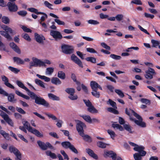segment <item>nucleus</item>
<instances>
[{"mask_svg":"<svg viewBox=\"0 0 160 160\" xmlns=\"http://www.w3.org/2000/svg\"><path fill=\"white\" fill-rule=\"evenodd\" d=\"M86 151L87 153L91 157L95 159H98V156L95 154L93 151L90 148H86Z\"/></svg>","mask_w":160,"mask_h":160,"instance_id":"5701e85b","label":"nucleus"},{"mask_svg":"<svg viewBox=\"0 0 160 160\" xmlns=\"http://www.w3.org/2000/svg\"><path fill=\"white\" fill-rule=\"evenodd\" d=\"M51 82L55 85H60L62 83L61 81L58 78L53 77L51 80Z\"/></svg>","mask_w":160,"mask_h":160,"instance_id":"393cba45","label":"nucleus"},{"mask_svg":"<svg viewBox=\"0 0 160 160\" xmlns=\"http://www.w3.org/2000/svg\"><path fill=\"white\" fill-rule=\"evenodd\" d=\"M107 104H110L113 108H116V104L113 101H112L111 99H109L108 101L107 102Z\"/></svg>","mask_w":160,"mask_h":160,"instance_id":"864d4df0","label":"nucleus"},{"mask_svg":"<svg viewBox=\"0 0 160 160\" xmlns=\"http://www.w3.org/2000/svg\"><path fill=\"white\" fill-rule=\"evenodd\" d=\"M39 13H39L38 14H42L43 15L41 17L40 21H39V22H42L44 21L45 19L47 18L48 16L46 13L44 12H40Z\"/></svg>","mask_w":160,"mask_h":160,"instance_id":"58836bf2","label":"nucleus"},{"mask_svg":"<svg viewBox=\"0 0 160 160\" xmlns=\"http://www.w3.org/2000/svg\"><path fill=\"white\" fill-rule=\"evenodd\" d=\"M140 101L142 103H145L146 104L150 105L151 103L150 101L146 98H142L140 99Z\"/></svg>","mask_w":160,"mask_h":160,"instance_id":"5fc2aeb1","label":"nucleus"},{"mask_svg":"<svg viewBox=\"0 0 160 160\" xmlns=\"http://www.w3.org/2000/svg\"><path fill=\"white\" fill-rule=\"evenodd\" d=\"M21 28L25 32H32V30L30 29L27 28L25 26H22Z\"/></svg>","mask_w":160,"mask_h":160,"instance_id":"774afa93","label":"nucleus"},{"mask_svg":"<svg viewBox=\"0 0 160 160\" xmlns=\"http://www.w3.org/2000/svg\"><path fill=\"white\" fill-rule=\"evenodd\" d=\"M88 110L89 112L92 113H97L98 112V110L92 105L88 108Z\"/></svg>","mask_w":160,"mask_h":160,"instance_id":"e433bc0d","label":"nucleus"},{"mask_svg":"<svg viewBox=\"0 0 160 160\" xmlns=\"http://www.w3.org/2000/svg\"><path fill=\"white\" fill-rule=\"evenodd\" d=\"M50 34L56 41L61 39L62 38V36L60 32L57 31L51 30Z\"/></svg>","mask_w":160,"mask_h":160,"instance_id":"ddd939ff","label":"nucleus"},{"mask_svg":"<svg viewBox=\"0 0 160 160\" xmlns=\"http://www.w3.org/2000/svg\"><path fill=\"white\" fill-rule=\"evenodd\" d=\"M16 109L17 111L21 114H24L26 113V112L22 108L16 107Z\"/></svg>","mask_w":160,"mask_h":160,"instance_id":"338daca9","label":"nucleus"},{"mask_svg":"<svg viewBox=\"0 0 160 160\" xmlns=\"http://www.w3.org/2000/svg\"><path fill=\"white\" fill-rule=\"evenodd\" d=\"M68 98L71 100H77L78 98V97L77 95L73 94L70 95L68 96Z\"/></svg>","mask_w":160,"mask_h":160,"instance_id":"bf43d9fd","label":"nucleus"},{"mask_svg":"<svg viewBox=\"0 0 160 160\" xmlns=\"http://www.w3.org/2000/svg\"><path fill=\"white\" fill-rule=\"evenodd\" d=\"M123 127L125 129L128 131L130 133H133L134 131H132V127L129 124H124Z\"/></svg>","mask_w":160,"mask_h":160,"instance_id":"c9c22d12","label":"nucleus"},{"mask_svg":"<svg viewBox=\"0 0 160 160\" xmlns=\"http://www.w3.org/2000/svg\"><path fill=\"white\" fill-rule=\"evenodd\" d=\"M92 95L97 98H99L100 97V93L97 92V90L92 91L91 92Z\"/></svg>","mask_w":160,"mask_h":160,"instance_id":"680f3d73","label":"nucleus"},{"mask_svg":"<svg viewBox=\"0 0 160 160\" xmlns=\"http://www.w3.org/2000/svg\"><path fill=\"white\" fill-rule=\"evenodd\" d=\"M39 23L42 25V27L43 28V31L45 32H47L48 31V28L47 25L46 23L44 22H39Z\"/></svg>","mask_w":160,"mask_h":160,"instance_id":"4d7b16f0","label":"nucleus"},{"mask_svg":"<svg viewBox=\"0 0 160 160\" xmlns=\"http://www.w3.org/2000/svg\"><path fill=\"white\" fill-rule=\"evenodd\" d=\"M50 16H51L56 18L54 19L55 22H56L59 25H64L65 23L64 22L60 21V20L58 19V17L55 15V14L50 13L49 14Z\"/></svg>","mask_w":160,"mask_h":160,"instance_id":"4be33fe9","label":"nucleus"},{"mask_svg":"<svg viewBox=\"0 0 160 160\" xmlns=\"http://www.w3.org/2000/svg\"><path fill=\"white\" fill-rule=\"evenodd\" d=\"M54 68L52 67L48 68L46 70V74L47 75H51L54 72Z\"/></svg>","mask_w":160,"mask_h":160,"instance_id":"79ce46f5","label":"nucleus"},{"mask_svg":"<svg viewBox=\"0 0 160 160\" xmlns=\"http://www.w3.org/2000/svg\"><path fill=\"white\" fill-rule=\"evenodd\" d=\"M115 92L121 98L123 97L124 96L123 93L120 89H116L115 90Z\"/></svg>","mask_w":160,"mask_h":160,"instance_id":"49530a36","label":"nucleus"},{"mask_svg":"<svg viewBox=\"0 0 160 160\" xmlns=\"http://www.w3.org/2000/svg\"><path fill=\"white\" fill-rule=\"evenodd\" d=\"M72 152L75 154H78V152L77 149L75 148L74 146L72 144L71 145L69 148Z\"/></svg>","mask_w":160,"mask_h":160,"instance_id":"69168bd1","label":"nucleus"},{"mask_svg":"<svg viewBox=\"0 0 160 160\" xmlns=\"http://www.w3.org/2000/svg\"><path fill=\"white\" fill-rule=\"evenodd\" d=\"M8 69L12 72L15 73H17L20 71V70L17 68H14L11 66H9L8 67Z\"/></svg>","mask_w":160,"mask_h":160,"instance_id":"8fccbe9b","label":"nucleus"},{"mask_svg":"<svg viewBox=\"0 0 160 160\" xmlns=\"http://www.w3.org/2000/svg\"><path fill=\"white\" fill-rule=\"evenodd\" d=\"M107 132L108 134L110 136L111 138L112 139H114V138L116 136L115 132L111 130H108Z\"/></svg>","mask_w":160,"mask_h":160,"instance_id":"603ef678","label":"nucleus"},{"mask_svg":"<svg viewBox=\"0 0 160 160\" xmlns=\"http://www.w3.org/2000/svg\"><path fill=\"white\" fill-rule=\"evenodd\" d=\"M110 56L111 58L115 60H119L121 58L120 56L116 55L114 54H111L110 55Z\"/></svg>","mask_w":160,"mask_h":160,"instance_id":"13d9d810","label":"nucleus"},{"mask_svg":"<svg viewBox=\"0 0 160 160\" xmlns=\"http://www.w3.org/2000/svg\"><path fill=\"white\" fill-rule=\"evenodd\" d=\"M0 115L7 123L12 127L13 126V123L12 120L10 119L8 116L3 112L2 111Z\"/></svg>","mask_w":160,"mask_h":160,"instance_id":"4468645a","label":"nucleus"},{"mask_svg":"<svg viewBox=\"0 0 160 160\" xmlns=\"http://www.w3.org/2000/svg\"><path fill=\"white\" fill-rule=\"evenodd\" d=\"M2 81L4 82V84L8 87L12 89H14L15 87L12 84L9 82V80L8 78L4 75L1 76Z\"/></svg>","mask_w":160,"mask_h":160,"instance_id":"f3484780","label":"nucleus"},{"mask_svg":"<svg viewBox=\"0 0 160 160\" xmlns=\"http://www.w3.org/2000/svg\"><path fill=\"white\" fill-rule=\"evenodd\" d=\"M14 62H16L18 64H23L24 61L19 58L14 57L13 58Z\"/></svg>","mask_w":160,"mask_h":160,"instance_id":"c85d7f7f","label":"nucleus"},{"mask_svg":"<svg viewBox=\"0 0 160 160\" xmlns=\"http://www.w3.org/2000/svg\"><path fill=\"white\" fill-rule=\"evenodd\" d=\"M80 116L88 122L90 123H92V119L89 116L87 115H81Z\"/></svg>","mask_w":160,"mask_h":160,"instance_id":"72a5a7b5","label":"nucleus"},{"mask_svg":"<svg viewBox=\"0 0 160 160\" xmlns=\"http://www.w3.org/2000/svg\"><path fill=\"white\" fill-rule=\"evenodd\" d=\"M2 22L6 24L9 23L10 22V20L9 18L6 16H3L2 18Z\"/></svg>","mask_w":160,"mask_h":160,"instance_id":"09e8293b","label":"nucleus"},{"mask_svg":"<svg viewBox=\"0 0 160 160\" xmlns=\"http://www.w3.org/2000/svg\"><path fill=\"white\" fill-rule=\"evenodd\" d=\"M61 49L62 52L66 54H70L73 52V49L72 47L65 44L62 45Z\"/></svg>","mask_w":160,"mask_h":160,"instance_id":"6e6552de","label":"nucleus"},{"mask_svg":"<svg viewBox=\"0 0 160 160\" xmlns=\"http://www.w3.org/2000/svg\"><path fill=\"white\" fill-rule=\"evenodd\" d=\"M88 23L94 25H96L99 24L100 23L97 20L92 19H90L88 21Z\"/></svg>","mask_w":160,"mask_h":160,"instance_id":"a18cd8bd","label":"nucleus"},{"mask_svg":"<svg viewBox=\"0 0 160 160\" xmlns=\"http://www.w3.org/2000/svg\"><path fill=\"white\" fill-rule=\"evenodd\" d=\"M35 82L36 84L39 85L41 87L43 88H45L44 85L45 83L41 80L38 79H35Z\"/></svg>","mask_w":160,"mask_h":160,"instance_id":"2f4dec72","label":"nucleus"},{"mask_svg":"<svg viewBox=\"0 0 160 160\" xmlns=\"http://www.w3.org/2000/svg\"><path fill=\"white\" fill-rule=\"evenodd\" d=\"M151 42L152 43V47H156L158 46H159L160 44V42L153 39L151 40Z\"/></svg>","mask_w":160,"mask_h":160,"instance_id":"3c124183","label":"nucleus"},{"mask_svg":"<svg viewBox=\"0 0 160 160\" xmlns=\"http://www.w3.org/2000/svg\"><path fill=\"white\" fill-rule=\"evenodd\" d=\"M62 146L63 147L66 148H69L72 144L71 143L68 141H65L62 142L61 143Z\"/></svg>","mask_w":160,"mask_h":160,"instance_id":"f704fd0d","label":"nucleus"},{"mask_svg":"<svg viewBox=\"0 0 160 160\" xmlns=\"http://www.w3.org/2000/svg\"><path fill=\"white\" fill-rule=\"evenodd\" d=\"M24 127L27 130L30 132L33 128L30 126L29 123L27 121H24L22 122Z\"/></svg>","mask_w":160,"mask_h":160,"instance_id":"c756f323","label":"nucleus"},{"mask_svg":"<svg viewBox=\"0 0 160 160\" xmlns=\"http://www.w3.org/2000/svg\"><path fill=\"white\" fill-rule=\"evenodd\" d=\"M132 146L134 147L133 150L136 152H138V153H140L142 151H144L145 148L142 146H139L133 142H128Z\"/></svg>","mask_w":160,"mask_h":160,"instance_id":"f8f14e48","label":"nucleus"},{"mask_svg":"<svg viewBox=\"0 0 160 160\" xmlns=\"http://www.w3.org/2000/svg\"><path fill=\"white\" fill-rule=\"evenodd\" d=\"M30 132L35 134L38 137H42L43 136V134L42 133H40L38 130H37L34 128H33L32 129Z\"/></svg>","mask_w":160,"mask_h":160,"instance_id":"cd10ccee","label":"nucleus"},{"mask_svg":"<svg viewBox=\"0 0 160 160\" xmlns=\"http://www.w3.org/2000/svg\"><path fill=\"white\" fill-rule=\"evenodd\" d=\"M9 46L13 51L18 54L21 53V52L20 49L17 45L14 42H12L10 43Z\"/></svg>","mask_w":160,"mask_h":160,"instance_id":"412c9836","label":"nucleus"},{"mask_svg":"<svg viewBox=\"0 0 160 160\" xmlns=\"http://www.w3.org/2000/svg\"><path fill=\"white\" fill-rule=\"evenodd\" d=\"M145 73L144 75L145 78L149 79H152L153 75L156 74L154 69L151 68H149L148 70L145 71Z\"/></svg>","mask_w":160,"mask_h":160,"instance_id":"9b49d317","label":"nucleus"},{"mask_svg":"<svg viewBox=\"0 0 160 160\" xmlns=\"http://www.w3.org/2000/svg\"><path fill=\"white\" fill-rule=\"evenodd\" d=\"M98 146L101 148H106L107 145H109L101 141H98L97 143Z\"/></svg>","mask_w":160,"mask_h":160,"instance_id":"a19ab883","label":"nucleus"},{"mask_svg":"<svg viewBox=\"0 0 160 160\" xmlns=\"http://www.w3.org/2000/svg\"><path fill=\"white\" fill-rule=\"evenodd\" d=\"M28 10L30 12H34L37 14H38L39 13H39L40 12L38 11V10L34 8H28Z\"/></svg>","mask_w":160,"mask_h":160,"instance_id":"052dcab7","label":"nucleus"},{"mask_svg":"<svg viewBox=\"0 0 160 160\" xmlns=\"http://www.w3.org/2000/svg\"><path fill=\"white\" fill-rule=\"evenodd\" d=\"M45 153L47 156H50L53 159H55L57 158L56 155L54 153L50 151H47Z\"/></svg>","mask_w":160,"mask_h":160,"instance_id":"473e14b6","label":"nucleus"},{"mask_svg":"<svg viewBox=\"0 0 160 160\" xmlns=\"http://www.w3.org/2000/svg\"><path fill=\"white\" fill-rule=\"evenodd\" d=\"M7 6L10 12H16L18 9V6L15 2H8Z\"/></svg>","mask_w":160,"mask_h":160,"instance_id":"9d476101","label":"nucleus"},{"mask_svg":"<svg viewBox=\"0 0 160 160\" xmlns=\"http://www.w3.org/2000/svg\"><path fill=\"white\" fill-rule=\"evenodd\" d=\"M58 77L62 79H64L66 77L65 73L62 71H59L58 72Z\"/></svg>","mask_w":160,"mask_h":160,"instance_id":"ea45409f","label":"nucleus"},{"mask_svg":"<svg viewBox=\"0 0 160 160\" xmlns=\"http://www.w3.org/2000/svg\"><path fill=\"white\" fill-rule=\"evenodd\" d=\"M65 91L69 95L74 94L75 90L72 88H68L65 89Z\"/></svg>","mask_w":160,"mask_h":160,"instance_id":"37998d69","label":"nucleus"},{"mask_svg":"<svg viewBox=\"0 0 160 160\" xmlns=\"http://www.w3.org/2000/svg\"><path fill=\"white\" fill-rule=\"evenodd\" d=\"M0 33L1 34L4 36L9 41H12V38L10 35L7 32L4 31H0Z\"/></svg>","mask_w":160,"mask_h":160,"instance_id":"bb28decb","label":"nucleus"},{"mask_svg":"<svg viewBox=\"0 0 160 160\" xmlns=\"http://www.w3.org/2000/svg\"><path fill=\"white\" fill-rule=\"evenodd\" d=\"M130 110L133 115L138 119V120H137L135 119H132L131 118H130V119L134 121V122L142 128L145 127H146V124L145 122H142V119L141 117L135 112L133 110L131 109H130Z\"/></svg>","mask_w":160,"mask_h":160,"instance_id":"f03ea898","label":"nucleus"},{"mask_svg":"<svg viewBox=\"0 0 160 160\" xmlns=\"http://www.w3.org/2000/svg\"><path fill=\"white\" fill-rule=\"evenodd\" d=\"M37 142L40 148L42 150H46L48 148L51 149H54L53 147L48 142L45 143L40 141H38Z\"/></svg>","mask_w":160,"mask_h":160,"instance_id":"39448f33","label":"nucleus"},{"mask_svg":"<svg viewBox=\"0 0 160 160\" xmlns=\"http://www.w3.org/2000/svg\"><path fill=\"white\" fill-rule=\"evenodd\" d=\"M17 13L20 16L24 17L27 14V12L26 11L21 10L18 12Z\"/></svg>","mask_w":160,"mask_h":160,"instance_id":"0e129e2a","label":"nucleus"},{"mask_svg":"<svg viewBox=\"0 0 160 160\" xmlns=\"http://www.w3.org/2000/svg\"><path fill=\"white\" fill-rule=\"evenodd\" d=\"M82 134V135H80L82 137L84 141L88 142H92V138L90 136L87 134H85L84 132Z\"/></svg>","mask_w":160,"mask_h":160,"instance_id":"b1692460","label":"nucleus"},{"mask_svg":"<svg viewBox=\"0 0 160 160\" xmlns=\"http://www.w3.org/2000/svg\"><path fill=\"white\" fill-rule=\"evenodd\" d=\"M35 102L39 105H41L44 106L48 107L49 104L44 98L38 96L35 100Z\"/></svg>","mask_w":160,"mask_h":160,"instance_id":"1a4fd4ad","label":"nucleus"},{"mask_svg":"<svg viewBox=\"0 0 160 160\" xmlns=\"http://www.w3.org/2000/svg\"><path fill=\"white\" fill-rule=\"evenodd\" d=\"M9 151L11 153H13L16 156V160H21V154L17 148L13 146H10L9 148Z\"/></svg>","mask_w":160,"mask_h":160,"instance_id":"423d86ee","label":"nucleus"},{"mask_svg":"<svg viewBox=\"0 0 160 160\" xmlns=\"http://www.w3.org/2000/svg\"><path fill=\"white\" fill-rule=\"evenodd\" d=\"M146 153V152L145 151H142L140 153H135L133 155V157L135 160H141L142 159V157L144 156Z\"/></svg>","mask_w":160,"mask_h":160,"instance_id":"aec40b11","label":"nucleus"},{"mask_svg":"<svg viewBox=\"0 0 160 160\" xmlns=\"http://www.w3.org/2000/svg\"><path fill=\"white\" fill-rule=\"evenodd\" d=\"M32 59V61L30 62L29 63V68L30 69L31 68L33 67H46V64L50 65L51 63L50 61L48 59H45L42 61L41 59L35 57H33Z\"/></svg>","mask_w":160,"mask_h":160,"instance_id":"f257e3e1","label":"nucleus"},{"mask_svg":"<svg viewBox=\"0 0 160 160\" xmlns=\"http://www.w3.org/2000/svg\"><path fill=\"white\" fill-rule=\"evenodd\" d=\"M48 96L50 99L54 101H58L60 100L59 97L52 93H48Z\"/></svg>","mask_w":160,"mask_h":160,"instance_id":"a878e982","label":"nucleus"},{"mask_svg":"<svg viewBox=\"0 0 160 160\" xmlns=\"http://www.w3.org/2000/svg\"><path fill=\"white\" fill-rule=\"evenodd\" d=\"M16 83L19 87L24 89L27 92L28 95L30 96V97L32 99L35 100L38 97V96L34 92L30 91V90L24 85L23 83L21 81L19 80H17L16 81Z\"/></svg>","mask_w":160,"mask_h":160,"instance_id":"7ed1b4c3","label":"nucleus"},{"mask_svg":"<svg viewBox=\"0 0 160 160\" xmlns=\"http://www.w3.org/2000/svg\"><path fill=\"white\" fill-rule=\"evenodd\" d=\"M22 37H23L26 40L28 41H30L31 40V39L30 38V37L28 35L27 33H25L23 34H22Z\"/></svg>","mask_w":160,"mask_h":160,"instance_id":"e2e57ef3","label":"nucleus"},{"mask_svg":"<svg viewBox=\"0 0 160 160\" xmlns=\"http://www.w3.org/2000/svg\"><path fill=\"white\" fill-rule=\"evenodd\" d=\"M0 94L8 97V100L10 102H15L17 101V99L14 98V94L12 93L8 94L1 88H0Z\"/></svg>","mask_w":160,"mask_h":160,"instance_id":"20e7f679","label":"nucleus"},{"mask_svg":"<svg viewBox=\"0 0 160 160\" xmlns=\"http://www.w3.org/2000/svg\"><path fill=\"white\" fill-rule=\"evenodd\" d=\"M44 4L45 6L49 8L50 9L53 10V9L52 8L53 5L47 1H45L44 2Z\"/></svg>","mask_w":160,"mask_h":160,"instance_id":"de8ad7c7","label":"nucleus"},{"mask_svg":"<svg viewBox=\"0 0 160 160\" xmlns=\"http://www.w3.org/2000/svg\"><path fill=\"white\" fill-rule=\"evenodd\" d=\"M2 28L8 33L9 32L10 33L12 34L13 33V31L12 29L7 26L4 25L2 26Z\"/></svg>","mask_w":160,"mask_h":160,"instance_id":"4c0bfd02","label":"nucleus"},{"mask_svg":"<svg viewBox=\"0 0 160 160\" xmlns=\"http://www.w3.org/2000/svg\"><path fill=\"white\" fill-rule=\"evenodd\" d=\"M104 156L105 157H111L113 160H116L117 154L112 151H107L104 152Z\"/></svg>","mask_w":160,"mask_h":160,"instance_id":"2eb2a0df","label":"nucleus"},{"mask_svg":"<svg viewBox=\"0 0 160 160\" xmlns=\"http://www.w3.org/2000/svg\"><path fill=\"white\" fill-rule=\"evenodd\" d=\"M77 122L76 127L79 135H82L84 132L83 128L86 127L85 124L79 120L76 121Z\"/></svg>","mask_w":160,"mask_h":160,"instance_id":"0eeeda50","label":"nucleus"},{"mask_svg":"<svg viewBox=\"0 0 160 160\" xmlns=\"http://www.w3.org/2000/svg\"><path fill=\"white\" fill-rule=\"evenodd\" d=\"M85 59L87 61L90 62L92 63H95L96 62V59L92 57L87 58H85Z\"/></svg>","mask_w":160,"mask_h":160,"instance_id":"6e6d98bb","label":"nucleus"},{"mask_svg":"<svg viewBox=\"0 0 160 160\" xmlns=\"http://www.w3.org/2000/svg\"><path fill=\"white\" fill-rule=\"evenodd\" d=\"M35 82L36 84L39 85L41 87L43 88H45L44 85L45 83L41 80L38 79H35Z\"/></svg>","mask_w":160,"mask_h":160,"instance_id":"7c9ffc66","label":"nucleus"},{"mask_svg":"<svg viewBox=\"0 0 160 160\" xmlns=\"http://www.w3.org/2000/svg\"><path fill=\"white\" fill-rule=\"evenodd\" d=\"M35 38L36 41L39 43H43L45 39L42 35H39L37 33L34 34Z\"/></svg>","mask_w":160,"mask_h":160,"instance_id":"a211bd4d","label":"nucleus"},{"mask_svg":"<svg viewBox=\"0 0 160 160\" xmlns=\"http://www.w3.org/2000/svg\"><path fill=\"white\" fill-rule=\"evenodd\" d=\"M112 126L113 128H116L117 129H119L120 131H122L123 130V127L118 124H112Z\"/></svg>","mask_w":160,"mask_h":160,"instance_id":"c03bdc74","label":"nucleus"},{"mask_svg":"<svg viewBox=\"0 0 160 160\" xmlns=\"http://www.w3.org/2000/svg\"><path fill=\"white\" fill-rule=\"evenodd\" d=\"M90 85L92 91L98 90V88H99L101 90H102L101 86L95 81H91Z\"/></svg>","mask_w":160,"mask_h":160,"instance_id":"6ab92c4d","label":"nucleus"},{"mask_svg":"<svg viewBox=\"0 0 160 160\" xmlns=\"http://www.w3.org/2000/svg\"><path fill=\"white\" fill-rule=\"evenodd\" d=\"M71 59L75 63L78 65L79 67L82 68L83 67L82 62L74 54H72L71 56Z\"/></svg>","mask_w":160,"mask_h":160,"instance_id":"dca6fc26","label":"nucleus"}]
</instances>
